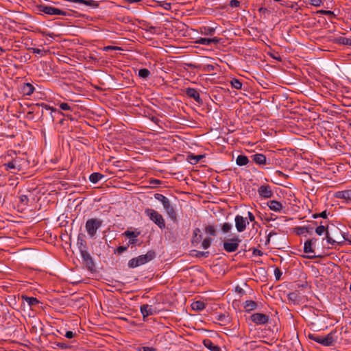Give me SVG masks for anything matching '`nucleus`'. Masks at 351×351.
Wrapping results in <instances>:
<instances>
[{
  "label": "nucleus",
  "instance_id": "nucleus-4",
  "mask_svg": "<svg viewBox=\"0 0 351 351\" xmlns=\"http://www.w3.org/2000/svg\"><path fill=\"white\" fill-rule=\"evenodd\" d=\"M102 226V220L97 218L88 219L85 224L86 230L90 237H94Z\"/></svg>",
  "mask_w": 351,
  "mask_h": 351
},
{
  "label": "nucleus",
  "instance_id": "nucleus-56",
  "mask_svg": "<svg viewBox=\"0 0 351 351\" xmlns=\"http://www.w3.org/2000/svg\"><path fill=\"white\" fill-rule=\"evenodd\" d=\"M325 15H332V16H335V14L332 11H330V10H326L325 11Z\"/></svg>",
  "mask_w": 351,
  "mask_h": 351
},
{
  "label": "nucleus",
  "instance_id": "nucleus-5",
  "mask_svg": "<svg viewBox=\"0 0 351 351\" xmlns=\"http://www.w3.org/2000/svg\"><path fill=\"white\" fill-rule=\"evenodd\" d=\"M308 337L315 342H317L324 346H331L334 345L335 342V339H334V335L332 332H330L325 336L309 335Z\"/></svg>",
  "mask_w": 351,
  "mask_h": 351
},
{
  "label": "nucleus",
  "instance_id": "nucleus-11",
  "mask_svg": "<svg viewBox=\"0 0 351 351\" xmlns=\"http://www.w3.org/2000/svg\"><path fill=\"white\" fill-rule=\"evenodd\" d=\"M258 195L263 198H270L273 195V192L269 185H261L258 189Z\"/></svg>",
  "mask_w": 351,
  "mask_h": 351
},
{
  "label": "nucleus",
  "instance_id": "nucleus-58",
  "mask_svg": "<svg viewBox=\"0 0 351 351\" xmlns=\"http://www.w3.org/2000/svg\"><path fill=\"white\" fill-rule=\"evenodd\" d=\"M142 0H126V1H128L130 3H134L140 2Z\"/></svg>",
  "mask_w": 351,
  "mask_h": 351
},
{
  "label": "nucleus",
  "instance_id": "nucleus-2",
  "mask_svg": "<svg viewBox=\"0 0 351 351\" xmlns=\"http://www.w3.org/2000/svg\"><path fill=\"white\" fill-rule=\"evenodd\" d=\"M155 254L153 252H148L145 254L140 255L129 261L128 265L130 268H136L149 262L154 258Z\"/></svg>",
  "mask_w": 351,
  "mask_h": 351
},
{
  "label": "nucleus",
  "instance_id": "nucleus-42",
  "mask_svg": "<svg viewBox=\"0 0 351 351\" xmlns=\"http://www.w3.org/2000/svg\"><path fill=\"white\" fill-rule=\"evenodd\" d=\"M206 232L210 235H215V230L214 227H213L211 226H208L206 228Z\"/></svg>",
  "mask_w": 351,
  "mask_h": 351
},
{
  "label": "nucleus",
  "instance_id": "nucleus-44",
  "mask_svg": "<svg viewBox=\"0 0 351 351\" xmlns=\"http://www.w3.org/2000/svg\"><path fill=\"white\" fill-rule=\"evenodd\" d=\"M160 5L164 8L166 10H171V3H168V2H162L160 3Z\"/></svg>",
  "mask_w": 351,
  "mask_h": 351
},
{
  "label": "nucleus",
  "instance_id": "nucleus-50",
  "mask_svg": "<svg viewBox=\"0 0 351 351\" xmlns=\"http://www.w3.org/2000/svg\"><path fill=\"white\" fill-rule=\"evenodd\" d=\"M274 274H275V276L277 279H279L280 278V275L282 274L280 270L278 269V268H276L275 270H274Z\"/></svg>",
  "mask_w": 351,
  "mask_h": 351
},
{
  "label": "nucleus",
  "instance_id": "nucleus-24",
  "mask_svg": "<svg viewBox=\"0 0 351 351\" xmlns=\"http://www.w3.org/2000/svg\"><path fill=\"white\" fill-rule=\"evenodd\" d=\"M257 304L253 300H247L244 303V308L246 311H251L256 308Z\"/></svg>",
  "mask_w": 351,
  "mask_h": 351
},
{
  "label": "nucleus",
  "instance_id": "nucleus-20",
  "mask_svg": "<svg viewBox=\"0 0 351 351\" xmlns=\"http://www.w3.org/2000/svg\"><path fill=\"white\" fill-rule=\"evenodd\" d=\"M204 346L210 351H219V348L215 345L211 340L206 339L203 341Z\"/></svg>",
  "mask_w": 351,
  "mask_h": 351
},
{
  "label": "nucleus",
  "instance_id": "nucleus-63",
  "mask_svg": "<svg viewBox=\"0 0 351 351\" xmlns=\"http://www.w3.org/2000/svg\"><path fill=\"white\" fill-rule=\"evenodd\" d=\"M206 254H208V252H202V253H201V254H202V255H205Z\"/></svg>",
  "mask_w": 351,
  "mask_h": 351
},
{
  "label": "nucleus",
  "instance_id": "nucleus-54",
  "mask_svg": "<svg viewBox=\"0 0 351 351\" xmlns=\"http://www.w3.org/2000/svg\"><path fill=\"white\" fill-rule=\"evenodd\" d=\"M253 254L257 255V256H262L263 253L261 252V250L254 249L253 251Z\"/></svg>",
  "mask_w": 351,
  "mask_h": 351
},
{
  "label": "nucleus",
  "instance_id": "nucleus-43",
  "mask_svg": "<svg viewBox=\"0 0 351 351\" xmlns=\"http://www.w3.org/2000/svg\"><path fill=\"white\" fill-rule=\"evenodd\" d=\"M138 351H154L155 349L152 347L141 346L137 348Z\"/></svg>",
  "mask_w": 351,
  "mask_h": 351
},
{
  "label": "nucleus",
  "instance_id": "nucleus-48",
  "mask_svg": "<svg viewBox=\"0 0 351 351\" xmlns=\"http://www.w3.org/2000/svg\"><path fill=\"white\" fill-rule=\"evenodd\" d=\"M41 106H42L43 108H45V110H51V113H52L53 112H55V111H56V109H54L53 107H51V106H48V105H47V104H41Z\"/></svg>",
  "mask_w": 351,
  "mask_h": 351
},
{
  "label": "nucleus",
  "instance_id": "nucleus-45",
  "mask_svg": "<svg viewBox=\"0 0 351 351\" xmlns=\"http://www.w3.org/2000/svg\"><path fill=\"white\" fill-rule=\"evenodd\" d=\"M327 216H328V213H327L326 210H324V211L320 213L319 214L313 215L314 218H317V217L326 218Z\"/></svg>",
  "mask_w": 351,
  "mask_h": 351
},
{
  "label": "nucleus",
  "instance_id": "nucleus-64",
  "mask_svg": "<svg viewBox=\"0 0 351 351\" xmlns=\"http://www.w3.org/2000/svg\"><path fill=\"white\" fill-rule=\"evenodd\" d=\"M275 59H276V60H280V57H277V58H275Z\"/></svg>",
  "mask_w": 351,
  "mask_h": 351
},
{
  "label": "nucleus",
  "instance_id": "nucleus-57",
  "mask_svg": "<svg viewBox=\"0 0 351 351\" xmlns=\"http://www.w3.org/2000/svg\"><path fill=\"white\" fill-rule=\"evenodd\" d=\"M117 49V47H112V46H107V47H104L105 51H108V50H110V49Z\"/></svg>",
  "mask_w": 351,
  "mask_h": 351
},
{
  "label": "nucleus",
  "instance_id": "nucleus-53",
  "mask_svg": "<svg viewBox=\"0 0 351 351\" xmlns=\"http://www.w3.org/2000/svg\"><path fill=\"white\" fill-rule=\"evenodd\" d=\"M29 50L34 53H40L42 51L41 49L38 48H31Z\"/></svg>",
  "mask_w": 351,
  "mask_h": 351
},
{
  "label": "nucleus",
  "instance_id": "nucleus-39",
  "mask_svg": "<svg viewBox=\"0 0 351 351\" xmlns=\"http://www.w3.org/2000/svg\"><path fill=\"white\" fill-rule=\"evenodd\" d=\"M20 202L23 205H27L29 202L28 196L26 195H21L19 196Z\"/></svg>",
  "mask_w": 351,
  "mask_h": 351
},
{
  "label": "nucleus",
  "instance_id": "nucleus-33",
  "mask_svg": "<svg viewBox=\"0 0 351 351\" xmlns=\"http://www.w3.org/2000/svg\"><path fill=\"white\" fill-rule=\"evenodd\" d=\"M81 254H82V256L83 259L85 261H86L87 263L88 261L92 263L91 256H90V254L88 252H86V251H81Z\"/></svg>",
  "mask_w": 351,
  "mask_h": 351
},
{
  "label": "nucleus",
  "instance_id": "nucleus-10",
  "mask_svg": "<svg viewBox=\"0 0 351 351\" xmlns=\"http://www.w3.org/2000/svg\"><path fill=\"white\" fill-rule=\"evenodd\" d=\"M235 227L239 232H243L249 223L248 221L242 216L237 215L234 219Z\"/></svg>",
  "mask_w": 351,
  "mask_h": 351
},
{
  "label": "nucleus",
  "instance_id": "nucleus-19",
  "mask_svg": "<svg viewBox=\"0 0 351 351\" xmlns=\"http://www.w3.org/2000/svg\"><path fill=\"white\" fill-rule=\"evenodd\" d=\"M267 204L270 210L275 212H280L283 208L282 204L276 200H270Z\"/></svg>",
  "mask_w": 351,
  "mask_h": 351
},
{
  "label": "nucleus",
  "instance_id": "nucleus-1",
  "mask_svg": "<svg viewBox=\"0 0 351 351\" xmlns=\"http://www.w3.org/2000/svg\"><path fill=\"white\" fill-rule=\"evenodd\" d=\"M346 239H348L337 228H335L330 231H326V241L328 243L342 245Z\"/></svg>",
  "mask_w": 351,
  "mask_h": 351
},
{
  "label": "nucleus",
  "instance_id": "nucleus-23",
  "mask_svg": "<svg viewBox=\"0 0 351 351\" xmlns=\"http://www.w3.org/2000/svg\"><path fill=\"white\" fill-rule=\"evenodd\" d=\"M248 162H249V159L245 155H239L236 159V163L239 166L246 165Z\"/></svg>",
  "mask_w": 351,
  "mask_h": 351
},
{
  "label": "nucleus",
  "instance_id": "nucleus-12",
  "mask_svg": "<svg viewBox=\"0 0 351 351\" xmlns=\"http://www.w3.org/2000/svg\"><path fill=\"white\" fill-rule=\"evenodd\" d=\"M162 206L165 210L167 215L171 219L175 220L176 219V213L173 207L171 206L169 199H166L163 203Z\"/></svg>",
  "mask_w": 351,
  "mask_h": 351
},
{
  "label": "nucleus",
  "instance_id": "nucleus-49",
  "mask_svg": "<svg viewBox=\"0 0 351 351\" xmlns=\"http://www.w3.org/2000/svg\"><path fill=\"white\" fill-rule=\"evenodd\" d=\"M210 45L212 43L218 44L220 42L221 39L217 37H214L213 38H210Z\"/></svg>",
  "mask_w": 351,
  "mask_h": 351
},
{
  "label": "nucleus",
  "instance_id": "nucleus-55",
  "mask_svg": "<svg viewBox=\"0 0 351 351\" xmlns=\"http://www.w3.org/2000/svg\"><path fill=\"white\" fill-rule=\"evenodd\" d=\"M127 250V247H123V246H120L117 248V252L119 253H121L124 251H125Z\"/></svg>",
  "mask_w": 351,
  "mask_h": 351
},
{
  "label": "nucleus",
  "instance_id": "nucleus-8",
  "mask_svg": "<svg viewBox=\"0 0 351 351\" xmlns=\"http://www.w3.org/2000/svg\"><path fill=\"white\" fill-rule=\"evenodd\" d=\"M251 320L256 324L263 325L269 320V317L263 313H254L251 315Z\"/></svg>",
  "mask_w": 351,
  "mask_h": 351
},
{
  "label": "nucleus",
  "instance_id": "nucleus-32",
  "mask_svg": "<svg viewBox=\"0 0 351 351\" xmlns=\"http://www.w3.org/2000/svg\"><path fill=\"white\" fill-rule=\"evenodd\" d=\"M60 108L61 110L65 111H72L73 110L72 106L67 103H61L60 104Z\"/></svg>",
  "mask_w": 351,
  "mask_h": 351
},
{
  "label": "nucleus",
  "instance_id": "nucleus-21",
  "mask_svg": "<svg viewBox=\"0 0 351 351\" xmlns=\"http://www.w3.org/2000/svg\"><path fill=\"white\" fill-rule=\"evenodd\" d=\"M206 307V304L204 302L197 300L195 301L191 304V308L195 311H202Z\"/></svg>",
  "mask_w": 351,
  "mask_h": 351
},
{
  "label": "nucleus",
  "instance_id": "nucleus-7",
  "mask_svg": "<svg viewBox=\"0 0 351 351\" xmlns=\"http://www.w3.org/2000/svg\"><path fill=\"white\" fill-rule=\"evenodd\" d=\"M38 10L40 12H43L45 14L48 15H62L66 16V12L58 8L50 6V5H41L38 7Z\"/></svg>",
  "mask_w": 351,
  "mask_h": 351
},
{
  "label": "nucleus",
  "instance_id": "nucleus-61",
  "mask_svg": "<svg viewBox=\"0 0 351 351\" xmlns=\"http://www.w3.org/2000/svg\"><path fill=\"white\" fill-rule=\"evenodd\" d=\"M208 67L209 68V70H213L214 67L213 66H208Z\"/></svg>",
  "mask_w": 351,
  "mask_h": 351
},
{
  "label": "nucleus",
  "instance_id": "nucleus-60",
  "mask_svg": "<svg viewBox=\"0 0 351 351\" xmlns=\"http://www.w3.org/2000/svg\"><path fill=\"white\" fill-rule=\"evenodd\" d=\"M348 239H346V241H348L350 244H351V239H350L348 236L346 237Z\"/></svg>",
  "mask_w": 351,
  "mask_h": 351
},
{
  "label": "nucleus",
  "instance_id": "nucleus-29",
  "mask_svg": "<svg viewBox=\"0 0 351 351\" xmlns=\"http://www.w3.org/2000/svg\"><path fill=\"white\" fill-rule=\"evenodd\" d=\"M150 75V71L147 69H141L138 71V76L145 79Z\"/></svg>",
  "mask_w": 351,
  "mask_h": 351
},
{
  "label": "nucleus",
  "instance_id": "nucleus-22",
  "mask_svg": "<svg viewBox=\"0 0 351 351\" xmlns=\"http://www.w3.org/2000/svg\"><path fill=\"white\" fill-rule=\"evenodd\" d=\"M22 299L23 300L25 301L30 306H36L39 304V301L37 300V298L34 297L23 295Z\"/></svg>",
  "mask_w": 351,
  "mask_h": 351
},
{
  "label": "nucleus",
  "instance_id": "nucleus-41",
  "mask_svg": "<svg viewBox=\"0 0 351 351\" xmlns=\"http://www.w3.org/2000/svg\"><path fill=\"white\" fill-rule=\"evenodd\" d=\"M155 198L156 199H158V201H160L162 204L167 199V197H166L165 195H162V194H159V193H156L154 195Z\"/></svg>",
  "mask_w": 351,
  "mask_h": 351
},
{
  "label": "nucleus",
  "instance_id": "nucleus-3",
  "mask_svg": "<svg viewBox=\"0 0 351 351\" xmlns=\"http://www.w3.org/2000/svg\"><path fill=\"white\" fill-rule=\"evenodd\" d=\"M145 214L149 219L156 224L161 230L165 228V221L161 214L152 208H145Z\"/></svg>",
  "mask_w": 351,
  "mask_h": 351
},
{
  "label": "nucleus",
  "instance_id": "nucleus-15",
  "mask_svg": "<svg viewBox=\"0 0 351 351\" xmlns=\"http://www.w3.org/2000/svg\"><path fill=\"white\" fill-rule=\"evenodd\" d=\"M186 94L188 97L193 98L195 101H201L200 95L196 89L193 88H188L186 90Z\"/></svg>",
  "mask_w": 351,
  "mask_h": 351
},
{
  "label": "nucleus",
  "instance_id": "nucleus-34",
  "mask_svg": "<svg viewBox=\"0 0 351 351\" xmlns=\"http://www.w3.org/2000/svg\"><path fill=\"white\" fill-rule=\"evenodd\" d=\"M326 231H328V230H326L325 226H319L315 229V232L318 235H322L324 233H325V232L326 233Z\"/></svg>",
  "mask_w": 351,
  "mask_h": 351
},
{
  "label": "nucleus",
  "instance_id": "nucleus-16",
  "mask_svg": "<svg viewBox=\"0 0 351 351\" xmlns=\"http://www.w3.org/2000/svg\"><path fill=\"white\" fill-rule=\"evenodd\" d=\"M316 241L317 239L314 238L306 241L304 244V252L307 254L314 253L313 247L315 245Z\"/></svg>",
  "mask_w": 351,
  "mask_h": 351
},
{
  "label": "nucleus",
  "instance_id": "nucleus-51",
  "mask_svg": "<svg viewBox=\"0 0 351 351\" xmlns=\"http://www.w3.org/2000/svg\"><path fill=\"white\" fill-rule=\"evenodd\" d=\"M247 216L250 221L252 222L255 221V217L251 212L249 211L247 213Z\"/></svg>",
  "mask_w": 351,
  "mask_h": 351
},
{
  "label": "nucleus",
  "instance_id": "nucleus-13",
  "mask_svg": "<svg viewBox=\"0 0 351 351\" xmlns=\"http://www.w3.org/2000/svg\"><path fill=\"white\" fill-rule=\"evenodd\" d=\"M141 312L144 318L156 313V311L153 306L149 304H143L141 306Z\"/></svg>",
  "mask_w": 351,
  "mask_h": 351
},
{
  "label": "nucleus",
  "instance_id": "nucleus-18",
  "mask_svg": "<svg viewBox=\"0 0 351 351\" xmlns=\"http://www.w3.org/2000/svg\"><path fill=\"white\" fill-rule=\"evenodd\" d=\"M35 88L30 83H25L21 87V93L23 95L30 96L33 94Z\"/></svg>",
  "mask_w": 351,
  "mask_h": 351
},
{
  "label": "nucleus",
  "instance_id": "nucleus-26",
  "mask_svg": "<svg viewBox=\"0 0 351 351\" xmlns=\"http://www.w3.org/2000/svg\"><path fill=\"white\" fill-rule=\"evenodd\" d=\"M104 178V176L99 173H93L90 174L89 180L92 183H97Z\"/></svg>",
  "mask_w": 351,
  "mask_h": 351
},
{
  "label": "nucleus",
  "instance_id": "nucleus-31",
  "mask_svg": "<svg viewBox=\"0 0 351 351\" xmlns=\"http://www.w3.org/2000/svg\"><path fill=\"white\" fill-rule=\"evenodd\" d=\"M197 43L203 45H210V38H199L197 41Z\"/></svg>",
  "mask_w": 351,
  "mask_h": 351
},
{
  "label": "nucleus",
  "instance_id": "nucleus-28",
  "mask_svg": "<svg viewBox=\"0 0 351 351\" xmlns=\"http://www.w3.org/2000/svg\"><path fill=\"white\" fill-rule=\"evenodd\" d=\"M337 41L343 45H351V38L346 37H339L337 38Z\"/></svg>",
  "mask_w": 351,
  "mask_h": 351
},
{
  "label": "nucleus",
  "instance_id": "nucleus-30",
  "mask_svg": "<svg viewBox=\"0 0 351 351\" xmlns=\"http://www.w3.org/2000/svg\"><path fill=\"white\" fill-rule=\"evenodd\" d=\"M230 84L233 88L237 90L241 89L242 88V83L238 79H232L230 82Z\"/></svg>",
  "mask_w": 351,
  "mask_h": 351
},
{
  "label": "nucleus",
  "instance_id": "nucleus-46",
  "mask_svg": "<svg viewBox=\"0 0 351 351\" xmlns=\"http://www.w3.org/2000/svg\"><path fill=\"white\" fill-rule=\"evenodd\" d=\"M239 5H240V1H239L238 0H231L230 2V5L232 8H237V7L239 6Z\"/></svg>",
  "mask_w": 351,
  "mask_h": 351
},
{
  "label": "nucleus",
  "instance_id": "nucleus-17",
  "mask_svg": "<svg viewBox=\"0 0 351 351\" xmlns=\"http://www.w3.org/2000/svg\"><path fill=\"white\" fill-rule=\"evenodd\" d=\"M335 197L346 201L351 200V190L337 191L335 193Z\"/></svg>",
  "mask_w": 351,
  "mask_h": 351
},
{
  "label": "nucleus",
  "instance_id": "nucleus-27",
  "mask_svg": "<svg viewBox=\"0 0 351 351\" xmlns=\"http://www.w3.org/2000/svg\"><path fill=\"white\" fill-rule=\"evenodd\" d=\"M202 158H203L202 155H195V156L190 155L188 156V160L192 165H195V164L197 163Z\"/></svg>",
  "mask_w": 351,
  "mask_h": 351
},
{
  "label": "nucleus",
  "instance_id": "nucleus-9",
  "mask_svg": "<svg viewBox=\"0 0 351 351\" xmlns=\"http://www.w3.org/2000/svg\"><path fill=\"white\" fill-rule=\"evenodd\" d=\"M20 162L21 159L19 158H16L12 161L3 164V166L7 171L12 170L13 172L19 171L21 170V165Z\"/></svg>",
  "mask_w": 351,
  "mask_h": 351
},
{
  "label": "nucleus",
  "instance_id": "nucleus-62",
  "mask_svg": "<svg viewBox=\"0 0 351 351\" xmlns=\"http://www.w3.org/2000/svg\"><path fill=\"white\" fill-rule=\"evenodd\" d=\"M316 256L315 255H311V256H308V258H313V257H315Z\"/></svg>",
  "mask_w": 351,
  "mask_h": 351
},
{
  "label": "nucleus",
  "instance_id": "nucleus-35",
  "mask_svg": "<svg viewBox=\"0 0 351 351\" xmlns=\"http://www.w3.org/2000/svg\"><path fill=\"white\" fill-rule=\"evenodd\" d=\"M210 243H211V239L209 238H207V239H205L202 241L201 246L203 249L206 250L210 247Z\"/></svg>",
  "mask_w": 351,
  "mask_h": 351
},
{
  "label": "nucleus",
  "instance_id": "nucleus-40",
  "mask_svg": "<svg viewBox=\"0 0 351 351\" xmlns=\"http://www.w3.org/2000/svg\"><path fill=\"white\" fill-rule=\"evenodd\" d=\"M308 1L311 5L315 7H320L323 4L322 0H308Z\"/></svg>",
  "mask_w": 351,
  "mask_h": 351
},
{
  "label": "nucleus",
  "instance_id": "nucleus-59",
  "mask_svg": "<svg viewBox=\"0 0 351 351\" xmlns=\"http://www.w3.org/2000/svg\"><path fill=\"white\" fill-rule=\"evenodd\" d=\"M325 11L326 10H320L317 11V14H325Z\"/></svg>",
  "mask_w": 351,
  "mask_h": 351
},
{
  "label": "nucleus",
  "instance_id": "nucleus-47",
  "mask_svg": "<svg viewBox=\"0 0 351 351\" xmlns=\"http://www.w3.org/2000/svg\"><path fill=\"white\" fill-rule=\"evenodd\" d=\"M277 233L275 231H271L267 236L266 243H269L272 236L276 235Z\"/></svg>",
  "mask_w": 351,
  "mask_h": 351
},
{
  "label": "nucleus",
  "instance_id": "nucleus-14",
  "mask_svg": "<svg viewBox=\"0 0 351 351\" xmlns=\"http://www.w3.org/2000/svg\"><path fill=\"white\" fill-rule=\"evenodd\" d=\"M253 161L259 165H264L267 164H269V161H268L266 158V156L262 154H256L252 156Z\"/></svg>",
  "mask_w": 351,
  "mask_h": 351
},
{
  "label": "nucleus",
  "instance_id": "nucleus-37",
  "mask_svg": "<svg viewBox=\"0 0 351 351\" xmlns=\"http://www.w3.org/2000/svg\"><path fill=\"white\" fill-rule=\"evenodd\" d=\"M232 229V225L230 223H224L221 226L223 232H228Z\"/></svg>",
  "mask_w": 351,
  "mask_h": 351
},
{
  "label": "nucleus",
  "instance_id": "nucleus-25",
  "mask_svg": "<svg viewBox=\"0 0 351 351\" xmlns=\"http://www.w3.org/2000/svg\"><path fill=\"white\" fill-rule=\"evenodd\" d=\"M125 235L129 239L130 244H135L137 241V235L134 232L126 231Z\"/></svg>",
  "mask_w": 351,
  "mask_h": 351
},
{
  "label": "nucleus",
  "instance_id": "nucleus-38",
  "mask_svg": "<svg viewBox=\"0 0 351 351\" xmlns=\"http://www.w3.org/2000/svg\"><path fill=\"white\" fill-rule=\"evenodd\" d=\"M204 34L206 35H213L215 31L214 27H205L204 28Z\"/></svg>",
  "mask_w": 351,
  "mask_h": 351
},
{
  "label": "nucleus",
  "instance_id": "nucleus-36",
  "mask_svg": "<svg viewBox=\"0 0 351 351\" xmlns=\"http://www.w3.org/2000/svg\"><path fill=\"white\" fill-rule=\"evenodd\" d=\"M194 234H195V237L193 238V241L194 242H199L200 241V239H202V235L201 234H199V233H200V230L199 228H196L195 230H194Z\"/></svg>",
  "mask_w": 351,
  "mask_h": 351
},
{
  "label": "nucleus",
  "instance_id": "nucleus-52",
  "mask_svg": "<svg viewBox=\"0 0 351 351\" xmlns=\"http://www.w3.org/2000/svg\"><path fill=\"white\" fill-rule=\"evenodd\" d=\"M64 336H65V337H66L68 339H71L74 337V333L72 331H67L65 333Z\"/></svg>",
  "mask_w": 351,
  "mask_h": 351
},
{
  "label": "nucleus",
  "instance_id": "nucleus-6",
  "mask_svg": "<svg viewBox=\"0 0 351 351\" xmlns=\"http://www.w3.org/2000/svg\"><path fill=\"white\" fill-rule=\"evenodd\" d=\"M240 242L239 237L234 236L223 243V249L228 252H234L237 250Z\"/></svg>",
  "mask_w": 351,
  "mask_h": 351
}]
</instances>
